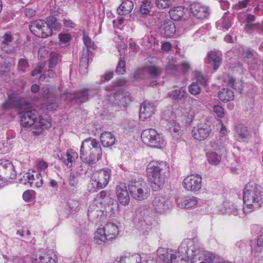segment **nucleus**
<instances>
[{
  "mask_svg": "<svg viewBox=\"0 0 263 263\" xmlns=\"http://www.w3.org/2000/svg\"><path fill=\"white\" fill-rule=\"evenodd\" d=\"M48 166L47 163L44 161H40L37 164V167L42 171H45Z\"/></svg>",
  "mask_w": 263,
  "mask_h": 263,
  "instance_id": "64",
  "label": "nucleus"
},
{
  "mask_svg": "<svg viewBox=\"0 0 263 263\" xmlns=\"http://www.w3.org/2000/svg\"><path fill=\"white\" fill-rule=\"evenodd\" d=\"M243 193L245 213H250L260 208L263 203V192L260 186L250 182L246 185Z\"/></svg>",
  "mask_w": 263,
  "mask_h": 263,
  "instance_id": "2",
  "label": "nucleus"
},
{
  "mask_svg": "<svg viewBox=\"0 0 263 263\" xmlns=\"http://www.w3.org/2000/svg\"><path fill=\"white\" fill-rule=\"evenodd\" d=\"M221 56L222 54L220 51H211L208 54L205 62L211 64L213 66L214 70H216L221 64L222 59Z\"/></svg>",
  "mask_w": 263,
  "mask_h": 263,
  "instance_id": "25",
  "label": "nucleus"
},
{
  "mask_svg": "<svg viewBox=\"0 0 263 263\" xmlns=\"http://www.w3.org/2000/svg\"><path fill=\"white\" fill-rule=\"evenodd\" d=\"M152 8V3L149 0H144L140 8V12L142 14H147Z\"/></svg>",
  "mask_w": 263,
  "mask_h": 263,
  "instance_id": "47",
  "label": "nucleus"
},
{
  "mask_svg": "<svg viewBox=\"0 0 263 263\" xmlns=\"http://www.w3.org/2000/svg\"><path fill=\"white\" fill-rule=\"evenodd\" d=\"M169 13L172 20L178 21L184 14V8L182 6L175 7L170 10Z\"/></svg>",
  "mask_w": 263,
  "mask_h": 263,
  "instance_id": "36",
  "label": "nucleus"
},
{
  "mask_svg": "<svg viewBox=\"0 0 263 263\" xmlns=\"http://www.w3.org/2000/svg\"><path fill=\"white\" fill-rule=\"evenodd\" d=\"M186 90L184 87L173 89L167 93V96L174 100H182L184 98Z\"/></svg>",
  "mask_w": 263,
  "mask_h": 263,
  "instance_id": "34",
  "label": "nucleus"
},
{
  "mask_svg": "<svg viewBox=\"0 0 263 263\" xmlns=\"http://www.w3.org/2000/svg\"><path fill=\"white\" fill-rule=\"evenodd\" d=\"M111 171L109 170L102 169L96 171L91 176L88 185L89 191L94 192L104 188L108 183L110 178Z\"/></svg>",
  "mask_w": 263,
  "mask_h": 263,
  "instance_id": "8",
  "label": "nucleus"
},
{
  "mask_svg": "<svg viewBox=\"0 0 263 263\" xmlns=\"http://www.w3.org/2000/svg\"><path fill=\"white\" fill-rule=\"evenodd\" d=\"M192 243V241L190 239L184 240L179 247L178 252L175 254L164 253L165 251L163 248H159L157 253L163 260V263H175L174 260L177 257H181V259L185 260H188L190 254L188 246Z\"/></svg>",
  "mask_w": 263,
  "mask_h": 263,
  "instance_id": "5",
  "label": "nucleus"
},
{
  "mask_svg": "<svg viewBox=\"0 0 263 263\" xmlns=\"http://www.w3.org/2000/svg\"><path fill=\"white\" fill-rule=\"evenodd\" d=\"M228 144L229 141L225 137L211 143V148L206 154L209 162L214 165L218 164L221 156L226 154Z\"/></svg>",
  "mask_w": 263,
  "mask_h": 263,
  "instance_id": "6",
  "label": "nucleus"
},
{
  "mask_svg": "<svg viewBox=\"0 0 263 263\" xmlns=\"http://www.w3.org/2000/svg\"><path fill=\"white\" fill-rule=\"evenodd\" d=\"M152 203L155 211L159 213H165L173 206V203L170 198L160 195L155 197Z\"/></svg>",
  "mask_w": 263,
  "mask_h": 263,
  "instance_id": "12",
  "label": "nucleus"
},
{
  "mask_svg": "<svg viewBox=\"0 0 263 263\" xmlns=\"http://www.w3.org/2000/svg\"><path fill=\"white\" fill-rule=\"evenodd\" d=\"M250 0H243L239 2L237 4L235 5V7L238 9L245 8L247 7Z\"/></svg>",
  "mask_w": 263,
  "mask_h": 263,
  "instance_id": "63",
  "label": "nucleus"
},
{
  "mask_svg": "<svg viewBox=\"0 0 263 263\" xmlns=\"http://www.w3.org/2000/svg\"><path fill=\"white\" fill-rule=\"evenodd\" d=\"M236 136L241 141L249 138L250 137V132L245 125L238 124L236 126Z\"/></svg>",
  "mask_w": 263,
  "mask_h": 263,
  "instance_id": "31",
  "label": "nucleus"
},
{
  "mask_svg": "<svg viewBox=\"0 0 263 263\" xmlns=\"http://www.w3.org/2000/svg\"><path fill=\"white\" fill-rule=\"evenodd\" d=\"M108 100L112 104L124 107L130 102V97L128 92L120 89L114 95H110Z\"/></svg>",
  "mask_w": 263,
  "mask_h": 263,
  "instance_id": "16",
  "label": "nucleus"
},
{
  "mask_svg": "<svg viewBox=\"0 0 263 263\" xmlns=\"http://www.w3.org/2000/svg\"><path fill=\"white\" fill-rule=\"evenodd\" d=\"M12 59L5 55H0V75L9 71Z\"/></svg>",
  "mask_w": 263,
  "mask_h": 263,
  "instance_id": "33",
  "label": "nucleus"
},
{
  "mask_svg": "<svg viewBox=\"0 0 263 263\" xmlns=\"http://www.w3.org/2000/svg\"><path fill=\"white\" fill-rule=\"evenodd\" d=\"M58 107V105L56 103H48L46 106H43V108H45L46 110L49 111L54 110Z\"/></svg>",
  "mask_w": 263,
  "mask_h": 263,
  "instance_id": "61",
  "label": "nucleus"
},
{
  "mask_svg": "<svg viewBox=\"0 0 263 263\" xmlns=\"http://www.w3.org/2000/svg\"><path fill=\"white\" fill-rule=\"evenodd\" d=\"M238 50L240 54L244 59L250 60L248 61L250 69L255 70L258 69L261 62L257 60L258 55L256 53L253 52L252 50L241 46L239 47Z\"/></svg>",
  "mask_w": 263,
  "mask_h": 263,
  "instance_id": "13",
  "label": "nucleus"
},
{
  "mask_svg": "<svg viewBox=\"0 0 263 263\" xmlns=\"http://www.w3.org/2000/svg\"><path fill=\"white\" fill-rule=\"evenodd\" d=\"M59 36L61 42L64 44L68 43L71 39L70 35L68 33H60Z\"/></svg>",
  "mask_w": 263,
  "mask_h": 263,
  "instance_id": "58",
  "label": "nucleus"
},
{
  "mask_svg": "<svg viewBox=\"0 0 263 263\" xmlns=\"http://www.w3.org/2000/svg\"><path fill=\"white\" fill-rule=\"evenodd\" d=\"M224 82L226 83L227 86L232 87L239 92L242 89V82L240 80L235 82L233 78L228 76L227 79H224Z\"/></svg>",
  "mask_w": 263,
  "mask_h": 263,
  "instance_id": "38",
  "label": "nucleus"
},
{
  "mask_svg": "<svg viewBox=\"0 0 263 263\" xmlns=\"http://www.w3.org/2000/svg\"><path fill=\"white\" fill-rule=\"evenodd\" d=\"M67 98L69 100H75L77 102L83 103L88 100V93L87 89H83L79 92L72 93L68 92L66 94Z\"/></svg>",
  "mask_w": 263,
  "mask_h": 263,
  "instance_id": "26",
  "label": "nucleus"
},
{
  "mask_svg": "<svg viewBox=\"0 0 263 263\" xmlns=\"http://www.w3.org/2000/svg\"><path fill=\"white\" fill-rule=\"evenodd\" d=\"M37 178L40 179V182H34L35 178L34 175L30 173L27 172L25 173L20 179V182L23 184H29L31 187L36 186L40 187L43 185V179L40 174H37Z\"/></svg>",
  "mask_w": 263,
  "mask_h": 263,
  "instance_id": "22",
  "label": "nucleus"
},
{
  "mask_svg": "<svg viewBox=\"0 0 263 263\" xmlns=\"http://www.w3.org/2000/svg\"><path fill=\"white\" fill-rule=\"evenodd\" d=\"M191 11L198 19L207 18L209 14V8L198 3H194L191 5Z\"/></svg>",
  "mask_w": 263,
  "mask_h": 263,
  "instance_id": "23",
  "label": "nucleus"
},
{
  "mask_svg": "<svg viewBox=\"0 0 263 263\" xmlns=\"http://www.w3.org/2000/svg\"><path fill=\"white\" fill-rule=\"evenodd\" d=\"M12 37L11 34L6 33L0 37V48L6 52H11L13 50V47L11 45Z\"/></svg>",
  "mask_w": 263,
  "mask_h": 263,
  "instance_id": "27",
  "label": "nucleus"
},
{
  "mask_svg": "<svg viewBox=\"0 0 263 263\" xmlns=\"http://www.w3.org/2000/svg\"><path fill=\"white\" fill-rule=\"evenodd\" d=\"M21 125L24 127L33 126V133L40 135L44 129L50 127L51 121L45 115V117L36 109L29 108L20 112Z\"/></svg>",
  "mask_w": 263,
  "mask_h": 263,
  "instance_id": "1",
  "label": "nucleus"
},
{
  "mask_svg": "<svg viewBox=\"0 0 263 263\" xmlns=\"http://www.w3.org/2000/svg\"><path fill=\"white\" fill-rule=\"evenodd\" d=\"M90 148V153L88 158L87 162L90 164H93L100 160L102 156V149L99 142L95 139H86L82 143L80 148V158L82 159L85 155L84 152L85 146Z\"/></svg>",
  "mask_w": 263,
  "mask_h": 263,
  "instance_id": "7",
  "label": "nucleus"
},
{
  "mask_svg": "<svg viewBox=\"0 0 263 263\" xmlns=\"http://www.w3.org/2000/svg\"><path fill=\"white\" fill-rule=\"evenodd\" d=\"M211 131V129L209 124L201 123L193 128L192 134L194 139L201 141L206 138Z\"/></svg>",
  "mask_w": 263,
  "mask_h": 263,
  "instance_id": "17",
  "label": "nucleus"
},
{
  "mask_svg": "<svg viewBox=\"0 0 263 263\" xmlns=\"http://www.w3.org/2000/svg\"><path fill=\"white\" fill-rule=\"evenodd\" d=\"M128 191L133 198L142 201L148 196L149 189L146 182L141 179L134 180L128 184Z\"/></svg>",
  "mask_w": 263,
  "mask_h": 263,
  "instance_id": "10",
  "label": "nucleus"
},
{
  "mask_svg": "<svg viewBox=\"0 0 263 263\" xmlns=\"http://www.w3.org/2000/svg\"><path fill=\"white\" fill-rule=\"evenodd\" d=\"M227 12L224 13L223 16L216 23L217 28L218 29L228 30L232 26V22L230 19L226 16Z\"/></svg>",
  "mask_w": 263,
  "mask_h": 263,
  "instance_id": "39",
  "label": "nucleus"
},
{
  "mask_svg": "<svg viewBox=\"0 0 263 263\" xmlns=\"http://www.w3.org/2000/svg\"><path fill=\"white\" fill-rule=\"evenodd\" d=\"M118 263H156V261L153 259H145L144 256L135 253L120 256Z\"/></svg>",
  "mask_w": 263,
  "mask_h": 263,
  "instance_id": "18",
  "label": "nucleus"
},
{
  "mask_svg": "<svg viewBox=\"0 0 263 263\" xmlns=\"http://www.w3.org/2000/svg\"><path fill=\"white\" fill-rule=\"evenodd\" d=\"M167 126L170 132L174 137L178 136L180 134V127L178 123L173 120L167 123Z\"/></svg>",
  "mask_w": 263,
  "mask_h": 263,
  "instance_id": "43",
  "label": "nucleus"
},
{
  "mask_svg": "<svg viewBox=\"0 0 263 263\" xmlns=\"http://www.w3.org/2000/svg\"><path fill=\"white\" fill-rule=\"evenodd\" d=\"M57 257L56 255L53 253L47 254L44 256H40L39 260L35 259L33 261V263H57Z\"/></svg>",
  "mask_w": 263,
  "mask_h": 263,
  "instance_id": "37",
  "label": "nucleus"
},
{
  "mask_svg": "<svg viewBox=\"0 0 263 263\" xmlns=\"http://www.w3.org/2000/svg\"><path fill=\"white\" fill-rule=\"evenodd\" d=\"M189 91L193 95H198L200 92V87L195 82H193L189 87Z\"/></svg>",
  "mask_w": 263,
  "mask_h": 263,
  "instance_id": "53",
  "label": "nucleus"
},
{
  "mask_svg": "<svg viewBox=\"0 0 263 263\" xmlns=\"http://www.w3.org/2000/svg\"><path fill=\"white\" fill-rule=\"evenodd\" d=\"M174 0H155L156 7L159 9H165L171 7Z\"/></svg>",
  "mask_w": 263,
  "mask_h": 263,
  "instance_id": "45",
  "label": "nucleus"
},
{
  "mask_svg": "<svg viewBox=\"0 0 263 263\" xmlns=\"http://www.w3.org/2000/svg\"><path fill=\"white\" fill-rule=\"evenodd\" d=\"M67 161L68 163L67 165H68V163H72L75 162L78 158V153L75 152L73 149H69L66 152Z\"/></svg>",
  "mask_w": 263,
  "mask_h": 263,
  "instance_id": "48",
  "label": "nucleus"
},
{
  "mask_svg": "<svg viewBox=\"0 0 263 263\" xmlns=\"http://www.w3.org/2000/svg\"><path fill=\"white\" fill-rule=\"evenodd\" d=\"M119 230L116 224L108 223L103 228L98 229L95 233V241L98 245H101L107 240L115 238L118 234Z\"/></svg>",
  "mask_w": 263,
  "mask_h": 263,
  "instance_id": "9",
  "label": "nucleus"
},
{
  "mask_svg": "<svg viewBox=\"0 0 263 263\" xmlns=\"http://www.w3.org/2000/svg\"><path fill=\"white\" fill-rule=\"evenodd\" d=\"M257 249L260 251H263V232L258 237Z\"/></svg>",
  "mask_w": 263,
  "mask_h": 263,
  "instance_id": "60",
  "label": "nucleus"
},
{
  "mask_svg": "<svg viewBox=\"0 0 263 263\" xmlns=\"http://www.w3.org/2000/svg\"><path fill=\"white\" fill-rule=\"evenodd\" d=\"M170 170L167 163L164 161H151L147 166L146 173L149 181L157 189L162 186Z\"/></svg>",
  "mask_w": 263,
  "mask_h": 263,
  "instance_id": "3",
  "label": "nucleus"
},
{
  "mask_svg": "<svg viewBox=\"0 0 263 263\" xmlns=\"http://www.w3.org/2000/svg\"><path fill=\"white\" fill-rule=\"evenodd\" d=\"M16 173L13 164L7 160H0V178L2 180L13 179L15 178Z\"/></svg>",
  "mask_w": 263,
  "mask_h": 263,
  "instance_id": "15",
  "label": "nucleus"
},
{
  "mask_svg": "<svg viewBox=\"0 0 263 263\" xmlns=\"http://www.w3.org/2000/svg\"><path fill=\"white\" fill-rule=\"evenodd\" d=\"M98 202H95L94 201L93 203H92L88 208L87 215L89 218H98L99 216L102 213L99 206L97 205Z\"/></svg>",
  "mask_w": 263,
  "mask_h": 263,
  "instance_id": "35",
  "label": "nucleus"
},
{
  "mask_svg": "<svg viewBox=\"0 0 263 263\" xmlns=\"http://www.w3.org/2000/svg\"><path fill=\"white\" fill-rule=\"evenodd\" d=\"M23 103L22 96L17 93H11L8 95L7 100L3 104V107L6 109L20 107Z\"/></svg>",
  "mask_w": 263,
  "mask_h": 263,
  "instance_id": "20",
  "label": "nucleus"
},
{
  "mask_svg": "<svg viewBox=\"0 0 263 263\" xmlns=\"http://www.w3.org/2000/svg\"><path fill=\"white\" fill-rule=\"evenodd\" d=\"M100 140L104 147H108L115 143L116 138L115 136L110 132H104L100 136Z\"/></svg>",
  "mask_w": 263,
  "mask_h": 263,
  "instance_id": "29",
  "label": "nucleus"
},
{
  "mask_svg": "<svg viewBox=\"0 0 263 263\" xmlns=\"http://www.w3.org/2000/svg\"><path fill=\"white\" fill-rule=\"evenodd\" d=\"M195 79L196 81L195 82L196 84H198L199 85H206V80L204 78L202 74L199 71H196L195 73Z\"/></svg>",
  "mask_w": 263,
  "mask_h": 263,
  "instance_id": "52",
  "label": "nucleus"
},
{
  "mask_svg": "<svg viewBox=\"0 0 263 263\" xmlns=\"http://www.w3.org/2000/svg\"><path fill=\"white\" fill-rule=\"evenodd\" d=\"M29 67L27 60L25 58L21 59L18 63V69L21 72H25L26 69Z\"/></svg>",
  "mask_w": 263,
  "mask_h": 263,
  "instance_id": "51",
  "label": "nucleus"
},
{
  "mask_svg": "<svg viewBox=\"0 0 263 263\" xmlns=\"http://www.w3.org/2000/svg\"><path fill=\"white\" fill-rule=\"evenodd\" d=\"M202 178L198 174H193L184 178L183 182V187L188 191L196 192L201 187Z\"/></svg>",
  "mask_w": 263,
  "mask_h": 263,
  "instance_id": "14",
  "label": "nucleus"
},
{
  "mask_svg": "<svg viewBox=\"0 0 263 263\" xmlns=\"http://www.w3.org/2000/svg\"><path fill=\"white\" fill-rule=\"evenodd\" d=\"M83 41L84 45L87 48V52L91 49L95 48V44L91 39L85 33H83Z\"/></svg>",
  "mask_w": 263,
  "mask_h": 263,
  "instance_id": "49",
  "label": "nucleus"
},
{
  "mask_svg": "<svg viewBox=\"0 0 263 263\" xmlns=\"http://www.w3.org/2000/svg\"><path fill=\"white\" fill-rule=\"evenodd\" d=\"M88 61L87 53H83L80 60V69L81 72L84 73L86 72Z\"/></svg>",
  "mask_w": 263,
  "mask_h": 263,
  "instance_id": "46",
  "label": "nucleus"
},
{
  "mask_svg": "<svg viewBox=\"0 0 263 263\" xmlns=\"http://www.w3.org/2000/svg\"><path fill=\"white\" fill-rule=\"evenodd\" d=\"M148 214V209L144 207H140L136 212V218L141 223L142 226L143 225V223L148 224L147 222L149 219Z\"/></svg>",
  "mask_w": 263,
  "mask_h": 263,
  "instance_id": "30",
  "label": "nucleus"
},
{
  "mask_svg": "<svg viewBox=\"0 0 263 263\" xmlns=\"http://www.w3.org/2000/svg\"><path fill=\"white\" fill-rule=\"evenodd\" d=\"M160 30L161 34L166 37H170L174 35L176 26L172 20L167 19L163 21Z\"/></svg>",
  "mask_w": 263,
  "mask_h": 263,
  "instance_id": "24",
  "label": "nucleus"
},
{
  "mask_svg": "<svg viewBox=\"0 0 263 263\" xmlns=\"http://www.w3.org/2000/svg\"><path fill=\"white\" fill-rule=\"evenodd\" d=\"M145 70L149 74L153 77H156L160 74L159 68L155 66H148L146 67Z\"/></svg>",
  "mask_w": 263,
  "mask_h": 263,
  "instance_id": "54",
  "label": "nucleus"
},
{
  "mask_svg": "<svg viewBox=\"0 0 263 263\" xmlns=\"http://www.w3.org/2000/svg\"><path fill=\"white\" fill-rule=\"evenodd\" d=\"M213 111L219 118H222L224 116V109L219 105H215L213 107Z\"/></svg>",
  "mask_w": 263,
  "mask_h": 263,
  "instance_id": "57",
  "label": "nucleus"
},
{
  "mask_svg": "<svg viewBox=\"0 0 263 263\" xmlns=\"http://www.w3.org/2000/svg\"><path fill=\"white\" fill-rule=\"evenodd\" d=\"M58 59V55L55 53H54L50 56L49 64V66L50 68L54 67L57 65Z\"/></svg>",
  "mask_w": 263,
  "mask_h": 263,
  "instance_id": "59",
  "label": "nucleus"
},
{
  "mask_svg": "<svg viewBox=\"0 0 263 263\" xmlns=\"http://www.w3.org/2000/svg\"><path fill=\"white\" fill-rule=\"evenodd\" d=\"M156 106L154 103L150 102H144L141 105L139 110V118L144 121L150 118L155 113Z\"/></svg>",
  "mask_w": 263,
  "mask_h": 263,
  "instance_id": "19",
  "label": "nucleus"
},
{
  "mask_svg": "<svg viewBox=\"0 0 263 263\" xmlns=\"http://www.w3.org/2000/svg\"><path fill=\"white\" fill-rule=\"evenodd\" d=\"M223 206L225 208V211L227 213L234 215H238V209L236 204L232 202L226 201L223 203Z\"/></svg>",
  "mask_w": 263,
  "mask_h": 263,
  "instance_id": "41",
  "label": "nucleus"
},
{
  "mask_svg": "<svg viewBox=\"0 0 263 263\" xmlns=\"http://www.w3.org/2000/svg\"><path fill=\"white\" fill-rule=\"evenodd\" d=\"M141 139L145 144L158 148H163L166 143L163 135L152 128L143 130L141 134Z\"/></svg>",
  "mask_w": 263,
  "mask_h": 263,
  "instance_id": "11",
  "label": "nucleus"
},
{
  "mask_svg": "<svg viewBox=\"0 0 263 263\" xmlns=\"http://www.w3.org/2000/svg\"><path fill=\"white\" fill-rule=\"evenodd\" d=\"M116 194L120 203L123 205H127L130 200V197L125 184L119 183L116 187Z\"/></svg>",
  "mask_w": 263,
  "mask_h": 263,
  "instance_id": "21",
  "label": "nucleus"
},
{
  "mask_svg": "<svg viewBox=\"0 0 263 263\" xmlns=\"http://www.w3.org/2000/svg\"><path fill=\"white\" fill-rule=\"evenodd\" d=\"M79 175L77 173H71L69 178V184L71 187H76L79 181Z\"/></svg>",
  "mask_w": 263,
  "mask_h": 263,
  "instance_id": "50",
  "label": "nucleus"
},
{
  "mask_svg": "<svg viewBox=\"0 0 263 263\" xmlns=\"http://www.w3.org/2000/svg\"><path fill=\"white\" fill-rule=\"evenodd\" d=\"M197 203V198L195 197H192L179 202L178 204L180 208L189 209L195 206Z\"/></svg>",
  "mask_w": 263,
  "mask_h": 263,
  "instance_id": "40",
  "label": "nucleus"
},
{
  "mask_svg": "<svg viewBox=\"0 0 263 263\" xmlns=\"http://www.w3.org/2000/svg\"><path fill=\"white\" fill-rule=\"evenodd\" d=\"M255 17L252 14H248L246 18V24L245 28L247 29L253 30L255 29H259L260 26L258 23L253 24Z\"/></svg>",
  "mask_w": 263,
  "mask_h": 263,
  "instance_id": "42",
  "label": "nucleus"
},
{
  "mask_svg": "<svg viewBox=\"0 0 263 263\" xmlns=\"http://www.w3.org/2000/svg\"><path fill=\"white\" fill-rule=\"evenodd\" d=\"M60 26L55 17L49 16L47 22L42 20H36L31 24L29 28L35 35L45 38L51 35L52 29L58 30Z\"/></svg>",
  "mask_w": 263,
  "mask_h": 263,
  "instance_id": "4",
  "label": "nucleus"
},
{
  "mask_svg": "<svg viewBox=\"0 0 263 263\" xmlns=\"http://www.w3.org/2000/svg\"><path fill=\"white\" fill-rule=\"evenodd\" d=\"M168 64L166 66V71L171 74H174L177 68V65L176 60L173 57L168 56L167 58Z\"/></svg>",
  "mask_w": 263,
  "mask_h": 263,
  "instance_id": "44",
  "label": "nucleus"
},
{
  "mask_svg": "<svg viewBox=\"0 0 263 263\" xmlns=\"http://www.w3.org/2000/svg\"><path fill=\"white\" fill-rule=\"evenodd\" d=\"M125 63L124 60L120 59L116 68V72L119 74H123L125 71Z\"/></svg>",
  "mask_w": 263,
  "mask_h": 263,
  "instance_id": "55",
  "label": "nucleus"
},
{
  "mask_svg": "<svg viewBox=\"0 0 263 263\" xmlns=\"http://www.w3.org/2000/svg\"><path fill=\"white\" fill-rule=\"evenodd\" d=\"M134 4L130 0H122V3L117 9L119 15L128 14L133 10Z\"/></svg>",
  "mask_w": 263,
  "mask_h": 263,
  "instance_id": "28",
  "label": "nucleus"
},
{
  "mask_svg": "<svg viewBox=\"0 0 263 263\" xmlns=\"http://www.w3.org/2000/svg\"><path fill=\"white\" fill-rule=\"evenodd\" d=\"M67 206L71 212L76 211L79 208V201L76 200L70 199L67 202Z\"/></svg>",
  "mask_w": 263,
  "mask_h": 263,
  "instance_id": "56",
  "label": "nucleus"
},
{
  "mask_svg": "<svg viewBox=\"0 0 263 263\" xmlns=\"http://www.w3.org/2000/svg\"><path fill=\"white\" fill-rule=\"evenodd\" d=\"M218 96L219 99L223 102H230L234 99L233 91L228 88H224L220 90Z\"/></svg>",
  "mask_w": 263,
  "mask_h": 263,
  "instance_id": "32",
  "label": "nucleus"
},
{
  "mask_svg": "<svg viewBox=\"0 0 263 263\" xmlns=\"http://www.w3.org/2000/svg\"><path fill=\"white\" fill-rule=\"evenodd\" d=\"M107 196V193L104 191H102L100 192L99 194H98V196L97 197V198L95 199V202H98L99 203H101L102 201L101 200L104 199Z\"/></svg>",
  "mask_w": 263,
  "mask_h": 263,
  "instance_id": "62",
  "label": "nucleus"
}]
</instances>
